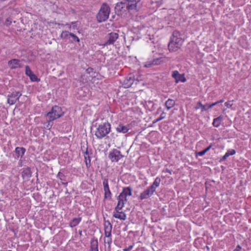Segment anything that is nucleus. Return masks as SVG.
Here are the masks:
<instances>
[{
	"label": "nucleus",
	"instance_id": "c03bdc74",
	"mask_svg": "<svg viewBox=\"0 0 251 251\" xmlns=\"http://www.w3.org/2000/svg\"><path fill=\"white\" fill-rule=\"evenodd\" d=\"M228 157V155H227V154L226 153L225 154L221 159V161L225 160Z\"/></svg>",
	"mask_w": 251,
	"mask_h": 251
},
{
	"label": "nucleus",
	"instance_id": "ddd939ff",
	"mask_svg": "<svg viewBox=\"0 0 251 251\" xmlns=\"http://www.w3.org/2000/svg\"><path fill=\"white\" fill-rule=\"evenodd\" d=\"M25 74L28 76L30 80L32 82H38L40 81V79L33 73L31 70L29 66L26 65L25 67Z\"/></svg>",
	"mask_w": 251,
	"mask_h": 251
},
{
	"label": "nucleus",
	"instance_id": "1a4fd4ad",
	"mask_svg": "<svg viewBox=\"0 0 251 251\" xmlns=\"http://www.w3.org/2000/svg\"><path fill=\"white\" fill-rule=\"evenodd\" d=\"M22 96L20 91L13 92L7 96V103L10 105H13Z\"/></svg>",
	"mask_w": 251,
	"mask_h": 251
},
{
	"label": "nucleus",
	"instance_id": "49530a36",
	"mask_svg": "<svg viewBox=\"0 0 251 251\" xmlns=\"http://www.w3.org/2000/svg\"><path fill=\"white\" fill-rule=\"evenodd\" d=\"M164 172H165V173H169L170 174H172V172L170 170H169V169H166L165 171H164Z\"/></svg>",
	"mask_w": 251,
	"mask_h": 251
},
{
	"label": "nucleus",
	"instance_id": "5701e85b",
	"mask_svg": "<svg viewBox=\"0 0 251 251\" xmlns=\"http://www.w3.org/2000/svg\"><path fill=\"white\" fill-rule=\"evenodd\" d=\"M129 125L125 126L123 124H119L116 128V129L118 132L126 133L129 130Z\"/></svg>",
	"mask_w": 251,
	"mask_h": 251
},
{
	"label": "nucleus",
	"instance_id": "4468645a",
	"mask_svg": "<svg viewBox=\"0 0 251 251\" xmlns=\"http://www.w3.org/2000/svg\"><path fill=\"white\" fill-rule=\"evenodd\" d=\"M119 35L115 32H111L107 35V40L105 42L104 45H112L114 43L116 40L118 38Z\"/></svg>",
	"mask_w": 251,
	"mask_h": 251
},
{
	"label": "nucleus",
	"instance_id": "39448f33",
	"mask_svg": "<svg viewBox=\"0 0 251 251\" xmlns=\"http://www.w3.org/2000/svg\"><path fill=\"white\" fill-rule=\"evenodd\" d=\"M64 113L61 107L57 105L52 106L50 111L46 114L47 121L50 122L62 117Z\"/></svg>",
	"mask_w": 251,
	"mask_h": 251
},
{
	"label": "nucleus",
	"instance_id": "e433bc0d",
	"mask_svg": "<svg viewBox=\"0 0 251 251\" xmlns=\"http://www.w3.org/2000/svg\"><path fill=\"white\" fill-rule=\"evenodd\" d=\"M226 153L227 154L228 156H229L230 155H234V154H235L236 151H235V150H234L233 149H231V150H228Z\"/></svg>",
	"mask_w": 251,
	"mask_h": 251
},
{
	"label": "nucleus",
	"instance_id": "79ce46f5",
	"mask_svg": "<svg viewBox=\"0 0 251 251\" xmlns=\"http://www.w3.org/2000/svg\"><path fill=\"white\" fill-rule=\"evenodd\" d=\"M11 24V21L10 18H7L5 21V25H9Z\"/></svg>",
	"mask_w": 251,
	"mask_h": 251
},
{
	"label": "nucleus",
	"instance_id": "f8f14e48",
	"mask_svg": "<svg viewBox=\"0 0 251 251\" xmlns=\"http://www.w3.org/2000/svg\"><path fill=\"white\" fill-rule=\"evenodd\" d=\"M172 76L175 79L176 83L179 82H185L186 79L184 76V74H180L177 71H174L172 73Z\"/></svg>",
	"mask_w": 251,
	"mask_h": 251
},
{
	"label": "nucleus",
	"instance_id": "dca6fc26",
	"mask_svg": "<svg viewBox=\"0 0 251 251\" xmlns=\"http://www.w3.org/2000/svg\"><path fill=\"white\" fill-rule=\"evenodd\" d=\"M104 228L105 236L107 238L110 237L112 226L108 220H104Z\"/></svg>",
	"mask_w": 251,
	"mask_h": 251
},
{
	"label": "nucleus",
	"instance_id": "9d476101",
	"mask_svg": "<svg viewBox=\"0 0 251 251\" xmlns=\"http://www.w3.org/2000/svg\"><path fill=\"white\" fill-rule=\"evenodd\" d=\"M135 80L138 81L135 78L134 74H129L124 80L122 85L125 88H129Z\"/></svg>",
	"mask_w": 251,
	"mask_h": 251
},
{
	"label": "nucleus",
	"instance_id": "393cba45",
	"mask_svg": "<svg viewBox=\"0 0 251 251\" xmlns=\"http://www.w3.org/2000/svg\"><path fill=\"white\" fill-rule=\"evenodd\" d=\"M82 220L81 217L74 218L69 223V226L71 227H74L77 226Z\"/></svg>",
	"mask_w": 251,
	"mask_h": 251
},
{
	"label": "nucleus",
	"instance_id": "a19ab883",
	"mask_svg": "<svg viewBox=\"0 0 251 251\" xmlns=\"http://www.w3.org/2000/svg\"><path fill=\"white\" fill-rule=\"evenodd\" d=\"M218 103L217 102V101L215 102H214V103H212V104H209L208 105V108H212L214 106H215L216 105H217Z\"/></svg>",
	"mask_w": 251,
	"mask_h": 251
},
{
	"label": "nucleus",
	"instance_id": "4c0bfd02",
	"mask_svg": "<svg viewBox=\"0 0 251 251\" xmlns=\"http://www.w3.org/2000/svg\"><path fill=\"white\" fill-rule=\"evenodd\" d=\"M225 106L227 108H230L232 106V104L231 103L230 101H227L225 103Z\"/></svg>",
	"mask_w": 251,
	"mask_h": 251
},
{
	"label": "nucleus",
	"instance_id": "a211bd4d",
	"mask_svg": "<svg viewBox=\"0 0 251 251\" xmlns=\"http://www.w3.org/2000/svg\"><path fill=\"white\" fill-rule=\"evenodd\" d=\"M85 162L87 168H89L91 165V156L93 154L92 149L89 151H86L85 153H84Z\"/></svg>",
	"mask_w": 251,
	"mask_h": 251
},
{
	"label": "nucleus",
	"instance_id": "8fccbe9b",
	"mask_svg": "<svg viewBox=\"0 0 251 251\" xmlns=\"http://www.w3.org/2000/svg\"><path fill=\"white\" fill-rule=\"evenodd\" d=\"M57 25H61L62 26H65V24H59V23H58V24H57Z\"/></svg>",
	"mask_w": 251,
	"mask_h": 251
},
{
	"label": "nucleus",
	"instance_id": "c9c22d12",
	"mask_svg": "<svg viewBox=\"0 0 251 251\" xmlns=\"http://www.w3.org/2000/svg\"><path fill=\"white\" fill-rule=\"evenodd\" d=\"M89 150L87 146V143L86 144V147H85V145H82L81 146V150L83 154L85 153L86 151H89Z\"/></svg>",
	"mask_w": 251,
	"mask_h": 251
},
{
	"label": "nucleus",
	"instance_id": "6ab92c4d",
	"mask_svg": "<svg viewBox=\"0 0 251 251\" xmlns=\"http://www.w3.org/2000/svg\"><path fill=\"white\" fill-rule=\"evenodd\" d=\"M132 188L130 186L124 187L123 188L122 192L119 195L122 196V198L125 199V201H127V197L132 196Z\"/></svg>",
	"mask_w": 251,
	"mask_h": 251
},
{
	"label": "nucleus",
	"instance_id": "f257e3e1",
	"mask_svg": "<svg viewBox=\"0 0 251 251\" xmlns=\"http://www.w3.org/2000/svg\"><path fill=\"white\" fill-rule=\"evenodd\" d=\"M182 34L180 31L175 30L173 31L168 43V49L170 52H175L181 48L184 39L181 37Z\"/></svg>",
	"mask_w": 251,
	"mask_h": 251
},
{
	"label": "nucleus",
	"instance_id": "a878e982",
	"mask_svg": "<svg viewBox=\"0 0 251 251\" xmlns=\"http://www.w3.org/2000/svg\"><path fill=\"white\" fill-rule=\"evenodd\" d=\"M57 177L60 180L61 182L63 185H64L65 186L67 185L68 182L66 180V176L64 174L59 172L57 175Z\"/></svg>",
	"mask_w": 251,
	"mask_h": 251
},
{
	"label": "nucleus",
	"instance_id": "20e7f679",
	"mask_svg": "<svg viewBox=\"0 0 251 251\" xmlns=\"http://www.w3.org/2000/svg\"><path fill=\"white\" fill-rule=\"evenodd\" d=\"M110 12V8L106 3H103L101 5L100 9L97 15V20L99 23H101L106 21Z\"/></svg>",
	"mask_w": 251,
	"mask_h": 251
},
{
	"label": "nucleus",
	"instance_id": "c85d7f7f",
	"mask_svg": "<svg viewBox=\"0 0 251 251\" xmlns=\"http://www.w3.org/2000/svg\"><path fill=\"white\" fill-rule=\"evenodd\" d=\"M70 35V39L69 41L71 43H79L80 40L79 38L75 34L71 32V34H69Z\"/></svg>",
	"mask_w": 251,
	"mask_h": 251
},
{
	"label": "nucleus",
	"instance_id": "423d86ee",
	"mask_svg": "<svg viewBox=\"0 0 251 251\" xmlns=\"http://www.w3.org/2000/svg\"><path fill=\"white\" fill-rule=\"evenodd\" d=\"M141 0H125V2H121L120 4H117V6H121V8L126 7L128 10H136L137 4Z\"/></svg>",
	"mask_w": 251,
	"mask_h": 251
},
{
	"label": "nucleus",
	"instance_id": "2f4dec72",
	"mask_svg": "<svg viewBox=\"0 0 251 251\" xmlns=\"http://www.w3.org/2000/svg\"><path fill=\"white\" fill-rule=\"evenodd\" d=\"M212 147V144L210 145L208 147H207L206 148H205L204 150L201 151L199 152H196V156H202L204 155Z\"/></svg>",
	"mask_w": 251,
	"mask_h": 251
},
{
	"label": "nucleus",
	"instance_id": "2eb2a0df",
	"mask_svg": "<svg viewBox=\"0 0 251 251\" xmlns=\"http://www.w3.org/2000/svg\"><path fill=\"white\" fill-rule=\"evenodd\" d=\"M8 64L11 69H15L18 68H22L24 64L21 61L17 59H12L9 60Z\"/></svg>",
	"mask_w": 251,
	"mask_h": 251
},
{
	"label": "nucleus",
	"instance_id": "aec40b11",
	"mask_svg": "<svg viewBox=\"0 0 251 251\" xmlns=\"http://www.w3.org/2000/svg\"><path fill=\"white\" fill-rule=\"evenodd\" d=\"M32 173L29 167L24 168L22 172V177L23 179L29 180L31 177Z\"/></svg>",
	"mask_w": 251,
	"mask_h": 251
},
{
	"label": "nucleus",
	"instance_id": "6e6552de",
	"mask_svg": "<svg viewBox=\"0 0 251 251\" xmlns=\"http://www.w3.org/2000/svg\"><path fill=\"white\" fill-rule=\"evenodd\" d=\"M166 58L165 57H160L158 58H153L152 60H148L145 62L144 67L146 68H150L153 66L158 65L165 61Z\"/></svg>",
	"mask_w": 251,
	"mask_h": 251
},
{
	"label": "nucleus",
	"instance_id": "0eeeda50",
	"mask_svg": "<svg viewBox=\"0 0 251 251\" xmlns=\"http://www.w3.org/2000/svg\"><path fill=\"white\" fill-rule=\"evenodd\" d=\"M124 156L122 155L121 151L116 149H114L108 154V158L112 162H117Z\"/></svg>",
	"mask_w": 251,
	"mask_h": 251
},
{
	"label": "nucleus",
	"instance_id": "7c9ffc66",
	"mask_svg": "<svg viewBox=\"0 0 251 251\" xmlns=\"http://www.w3.org/2000/svg\"><path fill=\"white\" fill-rule=\"evenodd\" d=\"M69 34H71V32L68 30H64L61 32L60 37L62 39L69 40L70 36Z\"/></svg>",
	"mask_w": 251,
	"mask_h": 251
},
{
	"label": "nucleus",
	"instance_id": "58836bf2",
	"mask_svg": "<svg viewBox=\"0 0 251 251\" xmlns=\"http://www.w3.org/2000/svg\"><path fill=\"white\" fill-rule=\"evenodd\" d=\"M93 68H91V67H89L86 70V72L87 74H90L91 73H92L93 72Z\"/></svg>",
	"mask_w": 251,
	"mask_h": 251
},
{
	"label": "nucleus",
	"instance_id": "72a5a7b5",
	"mask_svg": "<svg viewBox=\"0 0 251 251\" xmlns=\"http://www.w3.org/2000/svg\"><path fill=\"white\" fill-rule=\"evenodd\" d=\"M104 243L105 244H107L108 245V248L110 249L111 244L112 243V239L111 237L108 238L107 240L104 239Z\"/></svg>",
	"mask_w": 251,
	"mask_h": 251
},
{
	"label": "nucleus",
	"instance_id": "a18cd8bd",
	"mask_svg": "<svg viewBox=\"0 0 251 251\" xmlns=\"http://www.w3.org/2000/svg\"><path fill=\"white\" fill-rule=\"evenodd\" d=\"M65 26H67V28H68V29H69L70 30H71L72 29V25H71V24H68V23H67L66 24H65Z\"/></svg>",
	"mask_w": 251,
	"mask_h": 251
},
{
	"label": "nucleus",
	"instance_id": "473e14b6",
	"mask_svg": "<svg viewBox=\"0 0 251 251\" xmlns=\"http://www.w3.org/2000/svg\"><path fill=\"white\" fill-rule=\"evenodd\" d=\"M166 113L163 111L159 118L152 121V124L156 123L157 122L164 119L166 117Z\"/></svg>",
	"mask_w": 251,
	"mask_h": 251
},
{
	"label": "nucleus",
	"instance_id": "f03ea898",
	"mask_svg": "<svg viewBox=\"0 0 251 251\" xmlns=\"http://www.w3.org/2000/svg\"><path fill=\"white\" fill-rule=\"evenodd\" d=\"M161 181L159 177H156L152 184L140 193L138 199L143 201L150 199L155 192L156 189L159 186Z\"/></svg>",
	"mask_w": 251,
	"mask_h": 251
},
{
	"label": "nucleus",
	"instance_id": "de8ad7c7",
	"mask_svg": "<svg viewBox=\"0 0 251 251\" xmlns=\"http://www.w3.org/2000/svg\"><path fill=\"white\" fill-rule=\"evenodd\" d=\"M224 101V100L223 99H222L219 101H217L218 103H222Z\"/></svg>",
	"mask_w": 251,
	"mask_h": 251
},
{
	"label": "nucleus",
	"instance_id": "9b49d317",
	"mask_svg": "<svg viewBox=\"0 0 251 251\" xmlns=\"http://www.w3.org/2000/svg\"><path fill=\"white\" fill-rule=\"evenodd\" d=\"M102 184L103 186V190L104 191V199L110 200L111 199L112 193L109 189L108 178H104L103 179Z\"/></svg>",
	"mask_w": 251,
	"mask_h": 251
},
{
	"label": "nucleus",
	"instance_id": "bb28decb",
	"mask_svg": "<svg viewBox=\"0 0 251 251\" xmlns=\"http://www.w3.org/2000/svg\"><path fill=\"white\" fill-rule=\"evenodd\" d=\"M209 104H206L205 105H203L201 101H199L197 102L196 105L195 107L196 109H198L199 108L201 109V111L203 112L208 110L209 108H208V105Z\"/></svg>",
	"mask_w": 251,
	"mask_h": 251
},
{
	"label": "nucleus",
	"instance_id": "4be33fe9",
	"mask_svg": "<svg viewBox=\"0 0 251 251\" xmlns=\"http://www.w3.org/2000/svg\"><path fill=\"white\" fill-rule=\"evenodd\" d=\"M98 245L99 243L98 239L95 237H93L90 241V251H99Z\"/></svg>",
	"mask_w": 251,
	"mask_h": 251
},
{
	"label": "nucleus",
	"instance_id": "3c124183",
	"mask_svg": "<svg viewBox=\"0 0 251 251\" xmlns=\"http://www.w3.org/2000/svg\"><path fill=\"white\" fill-rule=\"evenodd\" d=\"M79 234L80 236H81V235H82V231H81V230H79Z\"/></svg>",
	"mask_w": 251,
	"mask_h": 251
},
{
	"label": "nucleus",
	"instance_id": "f704fd0d",
	"mask_svg": "<svg viewBox=\"0 0 251 251\" xmlns=\"http://www.w3.org/2000/svg\"><path fill=\"white\" fill-rule=\"evenodd\" d=\"M72 25V29H77V25H78V22L75 21V22H71Z\"/></svg>",
	"mask_w": 251,
	"mask_h": 251
},
{
	"label": "nucleus",
	"instance_id": "412c9836",
	"mask_svg": "<svg viewBox=\"0 0 251 251\" xmlns=\"http://www.w3.org/2000/svg\"><path fill=\"white\" fill-rule=\"evenodd\" d=\"M26 150L24 147H16L15 150V159H18L19 157L22 158L25 154Z\"/></svg>",
	"mask_w": 251,
	"mask_h": 251
},
{
	"label": "nucleus",
	"instance_id": "b1692460",
	"mask_svg": "<svg viewBox=\"0 0 251 251\" xmlns=\"http://www.w3.org/2000/svg\"><path fill=\"white\" fill-rule=\"evenodd\" d=\"M113 216L121 220H125L126 218V215L125 213L120 211L114 213Z\"/></svg>",
	"mask_w": 251,
	"mask_h": 251
},
{
	"label": "nucleus",
	"instance_id": "c756f323",
	"mask_svg": "<svg viewBox=\"0 0 251 251\" xmlns=\"http://www.w3.org/2000/svg\"><path fill=\"white\" fill-rule=\"evenodd\" d=\"M175 101L171 99H169L165 102V106L168 110H169L171 108L174 106L175 105Z\"/></svg>",
	"mask_w": 251,
	"mask_h": 251
},
{
	"label": "nucleus",
	"instance_id": "7ed1b4c3",
	"mask_svg": "<svg viewBox=\"0 0 251 251\" xmlns=\"http://www.w3.org/2000/svg\"><path fill=\"white\" fill-rule=\"evenodd\" d=\"M111 131V125L105 122L99 125L95 131V135L99 139L105 137Z\"/></svg>",
	"mask_w": 251,
	"mask_h": 251
},
{
	"label": "nucleus",
	"instance_id": "09e8293b",
	"mask_svg": "<svg viewBox=\"0 0 251 251\" xmlns=\"http://www.w3.org/2000/svg\"><path fill=\"white\" fill-rule=\"evenodd\" d=\"M160 111H161V107H159L157 109V113H158Z\"/></svg>",
	"mask_w": 251,
	"mask_h": 251
},
{
	"label": "nucleus",
	"instance_id": "603ef678",
	"mask_svg": "<svg viewBox=\"0 0 251 251\" xmlns=\"http://www.w3.org/2000/svg\"><path fill=\"white\" fill-rule=\"evenodd\" d=\"M6 251H11V250H7Z\"/></svg>",
	"mask_w": 251,
	"mask_h": 251
},
{
	"label": "nucleus",
	"instance_id": "cd10ccee",
	"mask_svg": "<svg viewBox=\"0 0 251 251\" xmlns=\"http://www.w3.org/2000/svg\"><path fill=\"white\" fill-rule=\"evenodd\" d=\"M223 119V116L221 115L216 118L214 119L212 125L216 127H218L221 124V122Z\"/></svg>",
	"mask_w": 251,
	"mask_h": 251
},
{
	"label": "nucleus",
	"instance_id": "ea45409f",
	"mask_svg": "<svg viewBox=\"0 0 251 251\" xmlns=\"http://www.w3.org/2000/svg\"><path fill=\"white\" fill-rule=\"evenodd\" d=\"M133 247V245L129 246L128 248L123 249V251H130Z\"/></svg>",
	"mask_w": 251,
	"mask_h": 251
},
{
	"label": "nucleus",
	"instance_id": "37998d69",
	"mask_svg": "<svg viewBox=\"0 0 251 251\" xmlns=\"http://www.w3.org/2000/svg\"><path fill=\"white\" fill-rule=\"evenodd\" d=\"M242 247L239 245H238L233 251H240Z\"/></svg>",
	"mask_w": 251,
	"mask_h": 251
},
{
	"label": "nucleus",
	"instance_id": "f3484780",
	"mask_svg": "<svg viewBox=\"0 0 251 251\" xmlns=\"http://www.w3.org/2000/svg\"><path fill=\"white\" fill-rule=\"evenodd\" d=\"M118 203L115 208V211L116 212H118L121 210L123 207L124 206L125 202L127 201H125V199L122 198V196L119 195L117 197Z\"/></svg>",
	"mask_w": 251,
	"mask_h": 251
}]
</instances>
